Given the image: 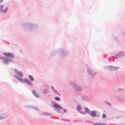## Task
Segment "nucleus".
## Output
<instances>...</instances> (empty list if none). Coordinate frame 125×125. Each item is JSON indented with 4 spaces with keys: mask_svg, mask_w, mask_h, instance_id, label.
Returning a JSON list of instances; mask_svg holds the SVG:
<instances>
[{
    "mask_svg": "<svg viewBox=\"0 0 125 125\" xmlns=\"http://www.w3.org/2000/svg\"><path fill=\"white\" fill-rule=\"evenodd\" d=\"M21 26L23 29L30 31L36 30L39 27V25L38 24L31 22L22 23L21 24Z\"/></svg>",
    "mask_w": 125,
    "mask_h": 125,
    "instance_id": "obj_1",
    "label": "nucleus"
},
{
    "mask_svg": "<svg viewBox=\"0 0 125 125\" xmlns=\"http://www.w3.org/2000/svg\"><path fill=\"white\" fill-rule=\"evenodd\" d=\"M14 71L16 74L18 76L16 75H14V77L17 80L21 83H25L26 82L28 84L31 86L32 85V83L29 80L26 78L23 79L21 78L23 76V74L21 72L19 71L16 69H14Z\"/></svg>",
    "mask_w": 125,
    "mask_h": 125,
    "instance_id": "obj_2",
    "label": "nucleus"
},
{
    "mask_svg": "<svg viewBox=\"0 0 125 125\" xmlns=\"http://www.w3.org/2000/svg\"><path fill=\"white\" fill-rule=\"evenodd\" d=\"M3 54L5 57H3L2 59L3 63L5 64L8 65L9 62L13 61L12 58H14V54L10 52L3 53Z\"/></svg>",
    "mask_w": 125,
    "mask_h": 125,
    "instance_id": "obj_3",
    "label": "nucleus"
},
{
    "mask_svg": "<svg viewBox=\"0 0 125 125\" xmlns=\"http://www.w3.org/2000/svg\"><path fill=\"white\" fill-rule=\"evenodd\" d=\"M58 51L60 52V55L62 57L66 56L69 54V52L68 51L64 49L59 48Z\"/></svg>",
    "mask_w": 125,
    "mask_h": 125,
    "instance_id": "obj_4",
    "label": "nucleus"
},
{
    "mask_svg": "<svg viewBox=\"0 0 125 125\" xmlns=\"http://www.w3.org/2000/svg\"><path fill=\"white\" fill-rule=\"evenodd\" d=\"M51 103L52 107L58 111H60V109H63L59 104L54 101H52Z\"/></svg>",
    "mask_w": 125,
    "mask_h": 125,
    "instance_id": "obj_5",
    "label": "nucleus"
},
{
    "mask_svg": "<svg viewBox=\"0 0 125 125\" xmlns=\"http://www.w3.org/2000/svg\"><path fill=\"white\" fill-rule=\"evenodd\" d=\"M4 6L3 5H0V12L4 14H6L8 11V8L7 7H5L3 9Z\"/></svg>",
    "mask_w": 125,
    "mask_h": 125,
    "instance_id": "obj_6",
    "label": "nucleus"
},
{
    "mask_svg": "<svg viewBox=\"0 0 125 125\" xmlns=\"http://www.w3.org/2000/svg\"><path fill=\"white\" fill-rule=\"evenodd\" d=\"M97 112L95 111L94 110L91 111L89 114L91 117L93 118L95 117H99L100 116V114L99 113H97Z\"/></svg>",
    "mask_w": 125,
    "mask_h": 125,
    "instance_id": "obj_7",
    "label": "nucleus"
},
{
    "mask_svg": "<svg viewBox=\"0 0 125 125\" xmlns=\"http://www.w3.org/2000/svg\"><path fill=\"white\" fill-rule=\"evenodd\" d=\"M125 55V52L123 51H122L116 54L115 58L118 59L120 58L123 57Z\"/></svg>",
    "mask_w": 125,
    "mask_h": 125,
    "instance_id": "obj_8",
    "label": "nucleus"
},
{
    "mask_svg": "<svg viewBox=\"0 0 125 125\" xmlns=\"http://www.w3.org/2000/svg\"><path fill=\"white\" fill-rule=\"evenodd\" d=\"M119 68L118 67H116L112 66H108L107 67V69L108 70L111 71H116Z\"/></svg>",
    "mask_w": 125,
    "mask_h": 125,
    "instance_id": "obj_9",
    "label": "nucleus"
},
{
    "mask_svg": "<svg viewBox=\"0 0 125 125\" xmlns=\"http://www.w3.org/2000/svg\"><path fill=\"white\" fill-rule=\"evenodd\" d=\"M86 66L87 68L88 73L89 75H94L96 74V73L94 72L92 70L88 67V65L87 64H86Z\"/></svg>",
    "mask_w": 125,
    "mask_h": 125,
    "instance_id": "obj_10",
    "label": "nucleus"
},
{
    "mask_svg": "<svg viewBox=\"0 0 125 125\" xmlns=\"http://www.w3.org/2000/svg\"><path fill=\"white\" fill-rule=\"evenodd\" d=\"M69 84L74 89L78 84L73 81H70L69 82Z\"/></svg>",
    "mask_w": 125,
    "mask_h": 125,
    "instance_id": "obj_11",
    "label": "nucleus"
},
{
    "mask_svg": "<svg viewBox=\"0 0 125 125\" xmlns=\"http://www.w3.org/2000/svg\"><path fill=\"white\" fill-rule=\"evenodd\" d=\"M31 92L37 98L40 97V95L37 92H36L34 90H32Z\"/></svg>",
    "mask_w": 125,
    "mask_h": 125,
    "instance_id": "obj_12",
    "label": "nucleus"
},
{
    "mask_svg": "<svg viewBox=\"0 0 125 125\" xmlns=\"http://www.w3.org/2000/svg\"><path fill=\"white\" fill-rule=\"evenodd\" d=\"M59 50V48L52 51L51 53V55L52 56H54L57 53H58L60 54V52L58 51Z\"/></svg>",
    "mask_w": 125,
    "mask_h": 125,
    "instance_id": "obj_13",
    "label": "nucleus"
},
{
    "mask_svg": "<svg viewBox=\"0 0 125 125\" xmlns=\"http://www.w3.org/2000/svg\"><path fill=\"white\" fill-rule=\"evenodd\" d=\"M74 90H76L79 92H81L83 90V89L82 87L78 84L77 86L74 89Z\"/></svg>",
    "mask_w": 125,
    "mask_h": 125,
    "instance_id": "obj_14",
    "label": "nucleus"
},
{
    "mask_svg": "<svg viewBox=\"0 0 125 125\" xmlns=\"http://www.w3.org/2000/svg\"><path fill=\"white\" fill-rule=\"evenodd\" d=\"M82 99L84 101H88L89 100L88 97L85 96H83L82 97Z\"/></svg>",
    "mask_w": 125,
    "mask_h": 125,
    "instance_id": "obj_15",
    "label": "nucleus"
},
{
    "mask_svg": "<svg viewBox=\"0 0 125 125\" xmlns=\"http://www.w3.org/2000/svg\"><path fill=\"white\" fill-rule=\"evenodd\" d=\"M30 108H31L35 110L36 111H40L38 109V108L35 106H31L30 107Z\"/></svg>",
    "mask_w": 125,
    "mask_h": 125,
    "instance_id": "obj_16",
    "label": "nucleus"
},
{
    "mask_svg": "<svg viewBox=\"0 0 125 125\" xmlns=\"http://www.w3.org/2000/svg\"><path fill=\"white\" fill-rule=\"evenodd\" d=\"M84 109L85 110V113L89 114L91 111L86 107H85Z\"/></svg>",
    "mask_w": 125,
    "mask_h": 125,
    "instance_id": "obj_17",
    "label": "nucleus"
},
{
    "mask_svg": "<svg viewBox=\"0 0 125 125\" xmlns=\"http://www.w3.org/2000/svg\"><path fill=\"white\" fill-rule=\"evenodd\" d=\"M93 125H107L106 124L104 123H96L93 124Z\"/></svg>",
    "mask_w": 125,
    "mask_h": 125,
    "instance_id": "obj_18",
    "label": "nucleus"
},
{
    "mask_svg": "<svg viewBox=\"0 0 125 125\" xmlns=\"http://www.w3.org/2000/svg\"><path fill=\"white\" fill-rule=\"evenodd\" d=\"M82 106L80 105H77V110L80 111L82 109Z\"/></svg>",
    "mask_w": 125,
    "mask_h": 125,
    "instance_id": "obj_19",
    "label": "nucleus"
},
{
    "mask_svg": "<svg viewBox=\"0 0 125 125\" xmlns=\"http://www.w3.org/2000/svg\"><path fill=\"white\" fill-rule=\"evenodd\" d=\"M41 114L44 116H49L51 115V114L48 113L43 112L41 113Z\"/></svg>",
    "mask_w": 125,
    "mask_h": 125,
    "instance_id": "obj_20",
    "label": "nucleus"
},
{
    "mask_svg": "<svg viewBox=\"0 0 125 125\" xmlns=\"http://www.w3.org/2000/svg\"><path fill=\"white\" fill-rule=\"evenodd\" d=\"M29 78L31 81H33L34 80V79L33 76L32 75H29Z\"/></svg>",
    "mask_w": 125,
    "mask_h": 125,
    "instance_id": "obj_21",
    "label": "nucleus"
},
{
    "mask_svg": "<svg viewBox=\"0 0 125 125\" xmlns=\"http://www.w3.org/2000/svg\"><path fill=\"white\" fill-rule=\"evenodd\" d=\"M48 91V89H43L42 90V93L44 94H46L47 93Z\"/></svg>",
    "mask_w": 125,
    "mask_h": 125,
    "instance_id": "obj_22",
    "label": "nucleus"
},
{
    "mask_svg": "<svg viewBox=\"0 0 125 125\" xmlns=\"http://www.w3.org/2000/svg\"><path fill=\"white\" fill-rule=\"evenodd\" d=\"M115 98L117 100L120 101L121 100V98L119 96H115Z\"/></svg>",
    "mask_w": 125,
    "mask_h": 125,
    "instance_id": "obj_23",
    "label": "nucleus"
},
{
    "mask_svg": "<svg viewBox=\"0 0 125 125\" xmlns=\"http://www.w3.org/2000/svg\"><path fill=\"white\" fill-rule=\"evenodd\" d=\"M104 103L105 104H106L110 106H111V104L110 103L107 101H104Z\"/></svg>",
    "mask_w": 125,
    "mask_h": 125,
    "instance_id": "obj_24",
    "label": "nucleus"
},
{
    "mask_svg": "<svg viewBox=\"0 0 125 125\" xmlns=\"http://www.w3.org/2000/svg\"><path fill=\"white\" fill-rule=\"evenodd\" d=\"M54 92L55 94H58L60 96V94L55 89L52 91Z\"/></svg>",
    "mask_w": 125,
    "mask_h": 125,
    "instance_id": "obj_25",
    "label": "nucleus"
},
{
    "mask_svg": "<svg viewBox=\"0 0 125 125\" xmlns=\"http://www.w3.org/2000/svg\"><path fill=\"white\" fill-rule=\"evenodd\" d=\"M54 99L56 101H59L60 100V98L58 97H55Z\"/></svg>",
    "mask_w": 125,
    "mask_h": 125,
    "instance_id": "obj_26",
    "label": "nucleus"
},
{
    "mask_svg": "<svg viewBox=\"0 0 125 125\" xmlns=\"http://www.w3.org/2000/svg\"><path fill=\"white\" fill-rule=\"evenodd\" d=\"M106 117V115L105 114H104L102 115V117L104 118H105Z\"/></svg>",
    "mask_w": 125,
    "mask_h": 125,
    "instance_id": "obj_27",
    "label": "nucleus"
},
{
    "mask_svg": "<svg viewBox=\"0 0 125 125\" xmlns=\"http://www.w3.org/2000/svg\"><path fill=\"white\" fill-rule=\"evenodd\" d=\"M117 91L118 92L123 91V90L122 88H119L118 89Z\"/></svg>",
    "mask_w": 125,
    "mask_h": 125,
    "instance_id": "obj_28",
    "label": "nucleus"
},
{
    "mask_svg": "<svg viewBox=\"0 0 125 125\" xmlns=\"http://www.w3.org/2000/svg\"><path fill=\"white\" fill-rule=\"evenodd\" d=\"M79 112L83 115H85V114H86V113L84 112H82L81 111H79Z\"/></svg>",
    "mask_w": 125,
    "mask_h": 125,
    "instance_id": "obj_29",
    "label": "nucleus"
},
{
    "mask_svg": "<svg viewBox=\"0 0 125 125\" xmlns=\"http://www.w3.org/2000/svg\"><path fill=\"white\" fill-rule=\"evenodd\" d=\"M50 87L51 88V90H52V91H53V90H54L55 89L54 88L53 86H52V85H51L50 86Z\"/></svg>",
    "mask_w": 125,
    "mask_h": 125,
    "instance_id": "obj_30",
    "label": "nucleus"
},
{
    "mask_svg": "<svg viewBox=\"0 0 125 125\" xmlns=\"http://www.w3.org/2000/svg\"><path fill=\"white\" fill-rule=\"evenodd\" d=\"M5 117L2 116H0V120L3 119Z\"/></svg>",
    "mask_w": 125,
    "mask_h": 125,
    "instance_id": "obj_31",
    "label": "nucleus"
},
{
    "mask_svg": "<svg viewBox=\"0 0 125 125\" xmlns=\"http://www.w3.org/2000/svg\"><path fill=\"white\" fill-rule=\"evenodd\" d=\"M63 111H64V113H66L67 112L66 110L65 109H64Z\"/></svg>",
    "mask_w": 125,
    "mask_h": 125,
    "instance_id": "obj_32",
    "label": "nucleus"
},
{
    "mask_svg": "<svg viewBox=\"0 0 125 125\" xmlns=\"http://www.w3.org/2000/svg\"><path fill=\"white\" fill-rule=\"evenodd\" d=\"M3 0H0V3H1V2H3Z\"/></svg>",
    "mask_w": 125,
    "mask_h": 125,
    "instance_id": "obj_33",
    "label": "nucleus"
},
{
    "mask_svg": "<svg viewBox=\"0 0 125 125\" xmlns=\"http://www.w3.org/2000/svg\"><path fill=\"white\" fill-rule=\"evenodd\" d=\"M124 35H125V32L124 33Z\"/></svg>",
    "mask_w": 125,
    "mask_h": 125,
    "instance_id": "obj_34",
    "label": "nucleus"
},
{
    "mask_svg": "<svg viewBox=\"0 0 125 125\" xmlns=\"http://www.w3.org/2000/svg\"><path fill=\"white\" fill-rule=\"evenodd\" d=\"M68 125H71V124H68Z\"/></svg>",
    "mask_w": 125,
    "mask_h": 125,
    "instance_id": "obj_35",
    "label": "nucleus"
},
{
    "mask_svg": "<svg viewBox=\"0 0 125 125\" xmlns=\"http://www.w3.org/2000/svg\"><path fill=\"white\" fill-rule=\"evenodd\" d=\"M110 59L111 60V58H110Z\"/></svg>",
    "mask_w": 125,
    "mask_h": 125,
    "instance_id": "obj_36",
    "label": "nucleus"
}]
</instances>
